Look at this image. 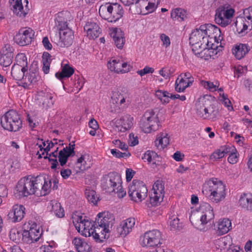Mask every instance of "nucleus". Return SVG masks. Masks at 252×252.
<instances>
[{
	"instance_id": "1",
	"label": "nucleus",
	"mask_w": 252,
	"mask_h": 252,
	"mask_svg": "<svg viewBox=\"0 0 252 252\" xmlns=\"http://www.w3.org/2000/svg\"><path fill=\"white\" fill-rule=\"evenodd\" d=\"M51 181L43 176H32L21 178L16 185V190L20 195L28 196L34 194L37 196H45L51 190Z\"/></svg>"
},
{
	"instance_id": "2",
	"label": "nucleus",
	"mask_w": 252,
	"mask_h": 252,
	"mask_svg": "<svg viewBox=\"0 0 252 252\" xmlns=\"http://www.w3.org/2000/svg\"><path fill=\"white\" fill-rule=\"evenodd\" d=\"M114 221L112 216L105 212L99 213L94 224L88 228L86 233L87 236H93L96 241L102 242L103 239L108 237L107 234L110 231Z\"/></svg>"
},
{
	"instance_id": "3",
	"label": "nucleus",
	"mask_w": 252,
	"mask_h": 252,
	"mask_svg": "<svg viewBox=\"0 0 252 252\" xmlns=\"http://www.w3.org/2000/svg\"><path fill=\"white\" fill-rule=\"evenodd\" d=\"M220 32V30L215 25L208 24L201 25L199 29H196L190 35L189 43L192 45V51L195 55L199 54L202 51V45L207 36L209 37L211 32Z\"/></svg>"
},
{
	"instance_id": "4",
	"label": "nucleus",
	"mask_w": 252,
	"mask_h": 252,
	"mask_svg": "<svg viewBox=\"0 0 252 252\" xmlns=\"http://www.w3.org/2000/svg\"><path fill=\"white\" fill-rule=\"evenodd\" d=\"M202 192L213 202L218 203L225 197V186L222 181L212 178L203 185Z\"/></svg>"
},
{
	"instance_id": "5",
	"label": "nucleus",
	"mask_w": 252,
	"mask_h": 252,
	"mask_svg": "<svg viewBox=\"0 0 252 252\" xmlns=\"http://www.w3.org/2000/svg\"><path fill=\"white\" fill-rule=\"evenodd\" d=\"M101 187L106 192L117 193L120 198L124 197L126 194L119 176L115 173H109L104 177L101 180Z\"/></svg>"
},
{
	"instance_id": "6",
	"label": "nucleus",
	"mask_w": 252,
	"mask_h": 252,
	"mask_svg": "<svg viewBox=\"0 0 252 252\" xmlns=\"http://www.w3.org/2000/svg\"><path fill=\"white\" fill-rule=\"evenodd\" d=\"M195 109L197 115L204 119L211 116L213 119L216 118L219 113L218 109L213 102L205 96L198 99L195 103Z\"/></svg>"
},
{
	"instance_id": "7",
	"label": "nucleus",
	"mask_w": 252,
	"mask_h": 252,
	"mask_svg": "<svg viewBox=\"0 0 252 252\" xmlns=\"http://www.w3.org/2000/svg\"><path fill=\"white\" fill-rule=\"evenodd\" d=\"M100 16L109 22H116L123 17L124 11L122 6L117 3H106L100 6Z\"/></svg>"
},
{
	"instance_id": "8",
	"label": "nucleus",
	"mask_w": 252,
	"mask_h": 252,
	"mask_svg": "<svg viewBox=\"0 0 252 252\" xmlns=\"http://www.w3.org/2000/svg\"><path fill=\"white\" fill-rule=\"evenodd\" d=\"M158 113L154 110L145 112L140 121V127L145 133H150L158 129L160 125Z\"/></svg>"
},
{
	"instance_id": "9",
	"label": "nucleus",
	"mask_w": 252,
	"mask_h": 252,
	"mask_svg": "<svg viewBox=\"0 0 252 252\" xmlns=\"http://www.w3.org/2000/svg\"><path fill=\"white\" fill-rule=\"evenodd\" d=\"M0 123L2 127L10 131H17L22 127V121L18 113L11 110L1 117Z\"/></svg>"
},
{
	"instance_id": "10",
	"label": "nucleus",
	"mask_w": 252,
	"mask_h": 252,
	"mask_svg": "<svg viewBox=\"0 0 252 252\" xmlns=\"http://www.w3.org/2000/svg\"><path fill=\"white\" fill-rule=\"evenodd\" d=\"M147 192L145 184L140 181L134 180L128 187V195L136 202L144 200L147 196Z\"/></svg>"
},
{
	"instance_id": "11",
	"label": "nucleus",
	"mask_w": 252,
	"mask_h": 252,
	"mask_svg": "<svg viewBox=\"0 0 252 252\" xmlns=\"http://www.w3.org/2000/svg\"><path fill=\"white\" fill-rule=\"evenodd\" d=\"M234 13V10L231 8L220 6L216 10L215 21L222 27H226L230 24Z\"/></svg>"
},
{
	"instance_id": "12",
	"label": "nucleus",
	"mask_w": 252,
	"mask_h": 252,
	"mask_svg": "<svg viewBox=\"0 0 252 252\" xmlns=\"http://www.w3.org/2000/svg\"><path fill=\"white\" fill-rule=\"evenodd\" d=\"M140 240L143 247H155L156 249L158 247V245L162 244L161 234L157 229L147 231L141 237Z\"/></svg>"
},
{
	"instance_id": "13",
	"label": "nucleus",
	"mask_w": 252,
	"mask_h": 252,
	"mask_svg": "<svg viewBox=\"0 0 252 252\" xmlns=\"http://www.w3.org/2000/svg\"><path fill=\"white\" fill-rule=\"evenodd\" d=\"M38 69L36 63L31 64L29 72L25 73L21 85L25 89L31 88L38 81Z\"/></svg>"
},
{
	"instance_id": "14",
	"label": "nucleus",
	"mask_w": 252,
	"mask_h": 252,
	"mask_svg": "<svg viewBox=\"0 0 252 252\" xmlns=\"http://www.w3.org/2000/svg\"><path fill=\"white\" fill-rule=\"evenodd\" d=\"M34 32L31 28H23L19 30L14 36L15 42L20 46H25L31 43Z\"/></svg>"
},
{
	"instance_id": "15",
	"label": "nucleus",
	"mask_w": 252,
	"mask_h": 252,
	"mask_svg": "<svg viewBox=\"0 0 252 252\" xmlns=\"http://www.w3.org/2000/svg\"><path fill=\"white\" fill-rule=\"evenodd\" d=\"M107 66L111 71L122 74L129 72L132 68V66L120 59L110 60L108 63Z\"/></svg>"
},
{
	"instance_id": "16",
	"label": "nucleus",
	"mask_w": 252,
	"mask_h": 252,
	"mask_svg": "<svg viewBox=\"0 0 252 252\" xmlns=\"http://www.w3.org/2000/svg\"><path fill=\"white\" fill-rule=\"evenodd\" d=\"M9 2L14 14L20 17H25L29 10L27 0H9Z\"/></svg>"
},
{
	"instance_id": "17",
	"label": "nucleus",
	"mask_w": 252,
	"mask_h": 252,
	"mask_svg": "<svg viewBox=\"0 0 252 252\" xmlns=\"http://www.w3.org/2000/svg\"><path fill=\"white\" fill-rule=\"evenodd\" d=\"M153 190L154 192L150 196V203L153 206H157L163 200L164 193V187L158 181L154 185Z\"/></svg>"
},
{
	"instance_id": "18",
	"label": "nucleus",
	"mask_w": 252,
	"mask_h": 252,
	"mask_svg": "<svg viewBox=\"0 0 252 252\" xmlns=\"http://www.w3.org/2000/svg\"><path fill=\"white\" fill-rule=\"evenodd\" d=\"M0 65L2 67L9 66L13 62V49L9 44H6L0 51Z\"/></svg>"
},
{
	"instance_id": "19",
	"label": "nucleus",
	"mask_w": 252,
	"mask_h": 252,
	"mask_svg": "<svg viewBox=\"0 0 252 252\" xmlns=\"http://www.w3.org/2000/svg\"><path fill=\"white\" fill-rule=\"evenodd\" d=\"M60 39L58 45L61 47L64 48L70 46L73 42L74 34L70 29L59 31Z\"/></svg>"
},
{
	"instance_id": "20",
	"label": "nucleus",
	"mask_w": 252,
	"mask_h": 252,
	"mask_svg": "<svg viewBox=\"0 0 252 252\" xmlns=\"http://www.w3.org/2000/svg\"><path fill=\"white\" fill-rule=\"evenodd\" d=\"M201 213H192L190 216L189 220L191 223L196 227L200 225H205L209 221L213 219L214 215L209 213L208 215L200 214Z\"/></svg>"
},
{
	"instance_id": "21",
	"label": "nucleus",
	"mask_w": 252,
	"mask_h": 252,
	"mask_svg": "<svg viewBox=\"0 0 252 252\" xmlns=\"http://www.w3.org/2000/svg\"><path fill=\"white\" fill-rule=\"evenodd\" d=\"M135 223V220L130 218L123 221L117 227L116 231L118 235L125 237L131 231Z\"/></svg>"
},
{
	"instance_id": "22",
	"label": "nucleus",
	"mask_w": 252,
	"mask_h": 252,
	"mask_svg": "<svg viewBox=\"0 0 252 252\" xmlns=\"http://www.w3.org/2000/svg\"><path fill=\"white\" fill-rule=\"evenodd\" d=\"M70 13L68 11H62L59 12L55 19V27L59 31L65 30L66 29H69L68 27L67 21Z\"/></svg>"
},
{
	"instance_id": "23",
	"label": "nucleus",
	"mask_w": 252,
	"mask_h": 252,
	"mask_svg": "<svg viewBox=\"0 0 252 252\" xmlns=\"http://www.w3.org/2000/svg\"><path fill=\"white\" fill-rule=\"evenodd\" d=\"M119 121V124H121V126L116 125L114 127L115 130L116 131L124 132L131 128L133 126V118L130 115H124L121 117Z\"/></svg>"
},
{
	"instance_id": "24",
	"label": "nucleus",
	"mask_w": 252,
	"mask_h": 252,
	"mask_svg": "<svg viewBox=\"0 0 252 252\" xmlns=\"http://www.w3.org/2000/svg\"><path fill=\"white\" fill-rule=\"evenodd\" d=\"M25 210V208L23 205H14L12 210L8 213L9 219L13 222L21 221L24 218Z\"/></svg>"
},
{
	"instance_id": "25",
	"label": "nucleus",
	"mask_w": 252,
	"mask_h": 252,
	"mask_svg": "<svg viewBox=\"0 0 252 252\" xmlns=\"http://www.w3.org/2000/svg\"><path fill=\"white\" fill-rule=\"evenodd\" d=\"M84 30L87 32V36L90 39L97 38L101 32L100 27L94 22H87L84 26Z\"/></svg>"
},
{
	"instance_id": "26",
	"label": "nucleus",
	"mask_w": 252,
	"mask_h": 252,
	"mask_svg": "<svg viewBox=\"0 0 252 252\" xmlns=\"http://www.w3.org/2000/svg\"><path fill=\"white\" fill-rule=\"evenodd\" d=\"M250 50V47L247 44L239 43L235 45L232 49V53L236 59L240 60L244 58Z\"/></svg>"
},
{
	"instance_id": "27",
	"label": "nucleus",
	"mask_w": 252,
	"mask_h": 252,
	"mask_svg": "<svg viewBox=\"0 0 252 252\" xmlns=\"http://www.w3.org/2000/svg\"><path fill=\"white\" fill-rule=\"evenodd\" d=\"M73 222L74 223H75V222L78 223V225H77V224H75L76 228L79 232L81 230L83 232L82 234L87 237V234L86 233V232L90 226V222L88 220L86 221L82 216L73 217Z\"/></svg>"
},
{
	"instance_id": "28",
	"label": "nucleus",
	"mask_w": 252,
	"mask_h": 252,
	"mask_svg": "<svg viewBox=\"0 0 252 252\" xmlns=\"http://www.w3.org/2000/svg\"><path fill=\"white\" fill-rule=\"evenodd\" d=\"M111 99L113 103L120 105L125 104V103H126V105H128L130 103L128 94L126 93L122 94L118 91L113 92Z\"/></svg>"
},
{
	"instance_id": "29",
	"label": "nucleus",
	"mask_w": 252,
	"mask_h": 252,
	"mask_svg": "<svg viewBox=\"0 0 252 252\" xmlns=\"http://www.w3.org/2000/svg\"><path fill=\"white\" fill-rule=\"evenodd\" d=\"M115 44L118 48L122 49L125 42L124 33L120 29L116 28L111 32Z\"/></svg>"
},
{
	"instance_id": "30",
	"label": "nucleus",
	"mask_w": 252,
	"mask_h": 252,
	"mask_svg": "<svg viewBox=\"0 0 252 252\" xmlns=\"http://www.w3.org/2000/svg\"><path fill=\"white\" fill-rule=\"evenodd\" d=\"M240 206L250 212L252 211V195L249 193H243L239 200Z\"/></svg>"
},
{
	"instance_id": "31",
	"label": "nucleus",
	"mask_w": 252,
	"mask_h": 252,
	"mask_svg": "<svg viewBox=\"0 0 252 252\" xmlns=\"http://www.w3.org/2000/svg\"><path fill=\"white\" fill-rule=\"evenodd\" d=\"M217 232L219 235L227 233L231 229V222L228 219L220 220L218 221Z\"/></svg>"
},
{
	"instance_id": "32",
	"label": "nucleus",
	"mask_w": 252,
	"mask_h": 252,
	"mask_svg": "<svg viewBox=\"0 0 252 252\" xmlns=\"http://www.w3.org/2000/svg\"><path fill=\"white\" fill-rule=\"evenodd\" d=\"M28 69L24 67H20L17 65H13L11 68V74L13 78L16 80H22L26 72H27Z\"/></svg>"
},
{
	"instance_id": "33",
	"label": "nucleus",
	"mask_w": 252,
	"mask_h": 252,
	"mask_svg": "<svg viewBox=\"0 0 252 252\" xmlns=\"http://www.w3.org/2000/svg\"><path fill=\"white\" fill-rule=\"evenodd\" d=\"M169 137L167 133L162 132L158 136L155 141L156 146L159 149H163L169 144Z\"/></svg>"
},
{
	"instance_id": "34",
	"label": "nucleus",
	"mask_w": 252,
	"mask_h": 252,
	"mask_svg": "<svg viewBox=\"0 0 252 252\" xmlns=\"http://www.w3.org/2000/svg\"><path fill=\"white\" fill-rule=\"evenodd\" d=\"M73 243L75 246L78 252H90L91 248L86 242L80 238H75L73 240Z\"/></svg>"
},
{
	"instance_id": "35",
	"label": "nucleus",
	"mask_w": 252,
	"mask_h": 252,
	"mask_svg": "<svg viewBox=\"0 0 252 252\" xmlns=\"http://www.w3.org/2000/svg\"><path fill=\"white\" fill-rule=\"evenodd\" d=\"M75 151L73 149L71 150L70 152H68L65 149H63L58 153V160L61 166L64 165L68 160V158L70 157L74 156Z\"/></svg>"
},
{
	"instance_id": "36",
	"label": "nucleus",
	"mask_w": 252,
	"mask_h": 252,
	"mask_svg": "<svg viewBox=\"0 0 252 252\" xmlns=\"http://www.w3.org/2000/svg\"><path fill=\"white\" fill-rule=\"evenodd\" d=\"M74 69L70 67L68 64H65L62 66L61 72H57L55 74L56 77L60 79L64 77H69L74 73Z\"/></svg>"
},
{
	"instance_id": "37",
	"label": "nucleus",
	"mask_w": 252,
	"mask_h": 252,
	"mask_svg": "<svg viewBox=\"0 0 252 252\" xmlns=\"http://www.w3.org/2000/svg\"><path fill=\"white\" fill-rule=\"evenodd\" d=\"M52 206L51 211L58 218H63L64 216L63 208L61 204L56 200H52L50 202Z\"/></svg>"
},
{
	"instance_id": "38",
	"label": "nucleus",
	"mask_w": 252,
	"mask_h": 252,
	"mask_svg": "<svg viewBox=\"0 0 252 252\" xmlns=\"http://www.w3.org/2000/svg\"><path fill=\"white\" fill-rule=\"evenodd\" d=\"M171 17L174 20L183 21L187 18L186 11L182 8H176L172 10Z\"/></svg>"
},
{
	"instance_id": "39",
	"label": "nucleus",
	"mask_w": 252,
	"mask_h": 252,
	"mask_svg": "<svg viewBox=\"0 0 252 252\" xmlns=\"http://www.w3.org/2000/svg\"><path fill=\"white\" fill-rule=\"evenodd\" d=\"M15 63L14 65H17L20 67H28V61L26 55L24 53H18L15 57Z\"/></svg>"
},
{
	"instance_id": "40",
	"label": "nucleus",
	"mask_w": 252,
	"mask_h": 252,
	"mask_svg": "<svg viewBox=\"0 0 252 252\" xmlns=\"http://www.w3.org/2000/svg\"><path fill=\"white\" fill-rule=\"evenodd\" d=\"M85 194L89 202L95 205L97 203L99 198L96 196V192L94 190L86 189Z\"/></svg>"
},
{
	"instance_id": "41",
	"label": "nucleus",
	"mask_w": 252,
	"mask_h": 252,
	"mask_svg": "<svg viewBox=\"0 0 252 252\" xmlns=\"http://www.w3.org/2000/svg\"><path fill=\"white\" fill-rule=\"evenodd\" d=\"M209 213L211 215H214L212 207L209 203L203 202L201 204L199 208V211L196 213H201L200 214L208 215Z\"/></svg>"
},
{
	"instance_id": "42",
	"label": "nucleus",
	"mask_w": 252,
	"mask_h": 252,
	"mask_svg": "<svg viewBox=\"0 0 252 252\" xmlns=\"http://www.w3.org/2000/svg\"><path fill=\"white\" fill-rule=\"evenodd\" d=\"M158 158L157 153L154 151H147L142 157V159L147 160L148 162H153L156 164V159Z\"/></svg>"
},
{
	"instance_id": "43",
	"label": "nucleus",
	"mask_w": 252,
	"mask_h": 252,
	"mask_svg": "<svg viewBox=\"0 0 252 252\" xmlns=\"http://www.w3.org/2000/svg\"><path fill=\"white\" fill-rule=\"evenodd\" d=\"M155 94L163 104H167L169 102L168 92L159 90L156 92Z\"/></svg>"
},
{
	"instance_id": "44",
	"label": "nucleus",
	"mask_w": 252,
	"mask_h": 252,
	"mask_svg": "<svg viewBox=\"0 0 252 252\" xmlns=\"http://www.w3.org/2000/svg\"><path fill=\"white\" fill-rule=\"evenodd\" d=\"M22 231L17 228H12L9 233L10 239L14 242H18L22 237Z\"/></svg>"
},
{
	"instance_id": "45",
	"label": "nucleus",
	"mask_w": 252,
	"mask_h": 252,
	"mask_svg": "<svg viewBox=\"0 0 252 252\" xmlns=\"http://www.w3.org/2000/svg\"><path fill=\"white\" fill-rule=\"evenodd\" d=\"M187 88V81L184 78H178L175 82L176 91L178 92H184Z\"/></svg>"
},
{
	"instance_id": "46",
	"label": "nucleus",
	"mask_w": 252,
	"mask_h": 252,
	"mask_svg": "<svg viewBox=\"0 0 252 252\" xmlns=\"http://www.w3.org/2000/svg\"><path fill=\"white\" fill-rule=\"evenodd\" d=\"M201 86L205 88L208 89L210 91H215L217 88L219 87V83L216 81L215 83L211 82L210 81H201L200 82Z\"/></svg>"
},
{
	"instance_id": "47",
	"label": "nucleus",
	"mask_w": 252,
	"mask_h": 252,
	"mask_svg": "<svg viewBox=\"0 0 252 252\" xmlns=\"http://www.w3.org/2000/svg\"><path fill=\"white\" fill-rule=\"evenodd\" d=\"M31 234V238L32 239V242H37L40 239L42 233L39 229L31 228L30 229Z\"/></svg>"
},
{
	"instance_id": "48",
	"label": "nucleus",
	"mask_w": 252,
	"mask_h": 252,
	"mask_svg": "<svg viewBox=\"0 0 252 252\" xmlns=\"http://www.w3.org/2000/svg\"><path fill=\"white\" fill-rule=\"evenodd\" d=\"M147 6H146V10L148 12H153L156 8L158 4L159 0H147Z\"/></svg>"
},
{
	"instance_id": "49",
	"label": "nucleus",
	"mask_w": 252,
	"mask_h": 252,
	"mask_svg": "<svg viewBox=\"0 0 252 252\" xmlns=\"http://www.w3.org/2000/svg\"><path fill=\"white\" fill-rule=\"evenodd\" d=\"M89 157H90V156L89 155L85 154L82 155L81 156V157H80L77 159V164L81 163V165L84 166L83 168H82L81 167H79L80 170H83L84 169H85L86 168H88V167H86V166L87 165V161L89 159Z\"/></svg>"
},
{
	"instance_id": "50",
	"label": "nucleus",
	"mask_w": 252,
	"mask_h": 252,
	"mask_svg": "<svg viewBox=\"0 0 252 252\" xmlns=\"http://www.w3.org/2000/svg\"><path fill=\"white\" fill-rule=\"evenodd\" d=\"M111 153L114 157L117 158L128 157L130 156V153L127 151L122 153L117 149H111Z\"/></svg>"
},
{
	"instance_id": "51",
	"label": "nucleus",
	"mask_w": 252,
	"mask_h": 252,
	"mask_svg": "<svg viewBox=\"0 0 252 252\" xmlns=\"http://www.w3.org/2000/svg\"><path fill=\"white\" fill-rule=\"evenodd\" d=\"M238 159L236 150L234 147L232 146L231 153L228 158V161L231 164H234L237 162Z\"/></svg>"
},
{
	"instance_id": "52",
	"label": "nucleus",
	"mask_w": 252,
	"mask_h": 252,
	"mask_svg": "<svg viewBox=\"0 0 252 252\" xmlns=\"http://www.w3.org/2000/svg\"><path fill=\"white\" fill-rule=\"evenodd\" d=\"M220 96L221 97L220 100L222 101L223 103L225 106H226L229 110L233 109V107L231 105L230 100L228 98L227 95L224 94L223 93L222 94L220 93Z\"/></svg>"
},
{
	"instance_id": "53",
	"label": "nucleus",
	"mask_w": 252,
	"mask_h": 252,
	"mask_svg": "<svg viewBox=\"0 0 252 252\" xmlns=\"http://www.w3.org/2000/svg\"><path fill=\"white\" fill-rule=\"evenodd\" d=\"M170 225L171 229L173 230H180L181 228V225L179 223V219L177 218H174L170 221Z\"/></svg>"
},
{
	"instance_id": "54",
	"label": "nucleus",
	"mask_w": 252,
	"mask_h": 252,
	"mask_svg": "<svg viewBox=\"0 0 252 252\" xmlns=\"http://www.w3.org/2000/svg\"><path fill=\"white\" fill-rule=\"evenodd\" d=\"M22 240L24 242L29 244L33 243L32 239L31 238L30 230H25L22 232Z\"/></svg>"
},
{
	"instance_id": "55",
	"label": "nucleus",
	"mask_w": 252,
	"mask_h": 252,
	"mask_svg": "<svg viewBox=\"0 0 252 252\" xmlns=\"http://www.w3.org/2000/svg\"><path fill=\"white\" fill-rule=\"evenodd\" d=\"M113 143L116 147L121 149L122 150L126 151L128 148L127 145L124 142H121L120 140H115L113 141Z\"/></svg>"
},
{
	"instance_id": "56",
	"label": "nucleus",
	"mask_w": 252,
	"mask_h": 252,
	"mask_svg": "<svg viewBox=\"0 0 252 252\" xmlns=\"http://www.w3.org/2000/svg\"><path fill=\"white\" fill-rule=\"evenodd\" d=\"M57 144V139H54L53 141H51L49 143H48V146L45 148H43L41 145H39V148H40V151L44 150V151H47V155H48V152L50 150V149L52 148L53 146Z\"/></svg>"
},
{
	"instance_id": "57",
	"label": "nucleus",
	"mask_w": 252,
	"mask_h": 252,
	"mask_svg": "<svg viewBox=\"0 0 252 252\" xmlns=\"http://www.w3.org/2000/svg\"><path fill=\"white\" fill-rule=\"evenodd\" d=\"M224 157V154L223 152H221V151L219 149L217 151L214 152L210 156V158L211 159H218Z\"/></svg>"
},
{
	"instance_id": "58",
	"label": "nucleus",
	"mask_w": 252,
	"mask_h": 252,
	"mask_svg": "<svg viewBox=\"0 0 252 252\" xmlns=\"http://www.w3.org/2000/svg\"><path fill=\"white\" fill-rule=\"evenodd\" d=\"M154 69L152 67H150L148 66H146L144 69L138 70L137 71V73L140 75L141 76L144 75L146 74L154 72Z\"/></svg>"
},
{
	"instance_id": "59",
	"label": "nucleus",
	"mask_w": 252,
	"mask_h": 252,
	"mask_svg": "<svg viewBox=\"0 0 252 252\" xmlns=\"http://www.w3.org/2000/svg\"><path fill=\"white\" fill-rule=\"evenodd\" d=\"M160 39L162 42V45L165 47L169 46L170 44V40L169 37L165 34L160 35Z\"/></svg>"
},
{
	"instance_id": "60",
	"label": "nucleus",
	"mask_w": 252,
	"mask_h": 252,
	"mask_svg": "<svg viewBox=\"0 0 252 252\" xmlns=\"http://www.w3.org/2000/svg\"><path fill=\"white\" fill-rule=\"evenodd\" d=\"M244 15L245 19L249 20L252 19V7H249L244 10Z\"/></svg>"
},
{
	"instance_id": "61",
	"label": "nucleus",
	"mask_w": 252,
	"mask_h": 252,
	"mask_svg": "<svg viewBox=\"0 0 252 252\" xmlns=\"http://www.w3.org/2000/svg\"><path fill=\"white\" fill-rule=\"evenodd\" d=\"M53 247L50 244H47L42 246L40 247V251L41 252H52Z\"/></svg>"
},
{
	"instance_id": "62",
	"label": "nucleus",
	"mask_w": 252,
	"mask_h": 252,
	"mask_svg": "<svg viewBox=\"0 0 252 252\" xmlns=\"http://www.w3.org/2000/svg\"><path fill=\"white\" fill-rule=\"evenodd\" d=\"M173 158L177 161H182L184 157V155L179 151H177L173 155Z\"/></svg>"
},
{
	"instance_id": "63",
	"label": "nucleus",
	"mask_w": 252,
	"mask_h": 252,
	"mask_svg": "<svg viewBox=\"0 0 252 252\" xmlns=\"http://www.w3.org/2000/svg\"><path fill=\"white\" fill-rule=\"evenodd\" d=\"M129 139H130V143L129 145L131 146H134L138 144V140L137 136L135 137H134V134L133 133H130L129 134Z\"/></svg>"
},
{
	"instance_id": "64",
	"label": "nucleus",
	"mask_w": 252,
	"mask_h": 252,
	"mask_svg": "<svg viewBox=\"0 0 252 252\" xmlns=\"http://www.w3.org/2000/svg\"><path fill=\"white\" fill-rule=\"evenodd\" d=\"M42 43L44 47L47 50H51L52 48V45L49 42V40L47 37H44L42 40Z\"/></svg>"
}]
</instances>
